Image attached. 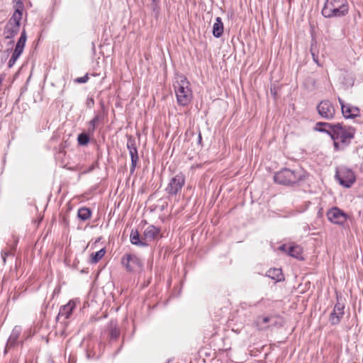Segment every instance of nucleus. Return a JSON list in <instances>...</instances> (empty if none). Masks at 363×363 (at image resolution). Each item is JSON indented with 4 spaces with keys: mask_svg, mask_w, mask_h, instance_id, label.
Masks as SVG:
<instances>
[{
    "mask_svg": "<svg viewBox=\"0 0 363 363\" xmlns=\"http://www.w3.org/2000/svg\"><path fill=\"white\" fill-rule=\"evenodd\" d=\"M26 40H27V34H26V30H23L21 32V36H20L19 39L18 40L16 45L25 47Z\"/></svg>",
    "mask_w": 363,
    "mask_h": 363,
    "instance_id": "c85d7f7f",
    "label": "nucleus"
},
{
    "mask_svg": "<svg viewBox=\"0 0 363 363\" xmlns=\"http://www.w3.org/2000/svg\"><path fill=\"white\" fill-rule=\"evenodd\" d=\"M104 118V116L102 113L99 112L97 113L95 116L93 118L92 120H91L89 122V128H88V132L89 133L94 134L96 126L99 123L103 121Z\"/></svg>",
    "mask_w": 363,
    "mask_h": 363,
    "instance_id": "f3484780",
    "label": "nucleus"
},
{
    "mask_svg": "<svg viewBox=\"0 0 363 363\" xmlns=\"http://www.w3.org/2000/svg\"><path fill=\"white\" fill-rule=\"evenodd\" d=\"M188 84L189 82L186 79L182 80L180 82H177L174 84L177 102L183 106L187 105L191 98V91L189 89Z\"/></svg>",
    "mask_w": 363,
    "mask_h": 363,
    "instance_id": "20e7f679",
    "label": "nucleus"
},
{
    "mask_svg": "<svg viewBox=\"0 0 363 363\" xmlns=\"http://www.w3.org/2000/svg\"><path fill=\"white\" fill-rule=\"evenodd\" d=\"M86 105L87 108H91L94 105V100L93 98H88L86 100Z\"/></svg>",
    "mask_w": 363,
    "mask_h": 363,
    "instance_id": "f704fd0d",
    "label": "nucleus"
},
{
    "mask_svg": "<svg viewBox=\"0 0 363 363\" xmlns=\"http://www.w3.org/2000/svg\"><path fill=\"white\" fill-rule=\"evenodd\" d=\"M312 55H313V60L318 65H320L319 62H318V57L315 56V54L314 53H312Z\"/></svg>",
    "mask_w": 363,
    "mask_h": 363,
    "instance_id": "37998d69",
    "label": "nucleus"
},
{
    "mask_svg": "<svg viewBox=\"0 0 363 363\" xmlns=\"http://www.w3.org/2000/svg\"><path fill=\"white\" fill-rule=\"evenodd\" d=\"M318 128H320L321 129H329L327 126H318Z\"/></svg>",
    "mask_w": 363,
    "mask_h": 363,
    "instance_id": "49530a36",
    "label": "nucleus"
},
{
    "mask_svg": "<svg viewBox=\"0 0 363 363\" xmlns=\"http://www.w3.org/2000/svg\"><path fill=\"white\" fill-rule=\"evenodd\" d=\"M302 249L298 245L291 246L288 248V255L298 259H303Z\"/></svg>",
    "mask_w": 363,
    "mask_h": 363,
    "instance_id": "5701e85b",
    "label": "nucleus"
},
{
    "mask_svg": "<svg viewBox=\"0 0 363 363\" xmlns=\"http://www.w3.org/2000/svg\"><path fill=\"white\" fill-rule=\"evenodd\" d=\"M24 47L16 45V48L13 50V52H16L17 54L21 55L23 51Z\"/></svg>",
    "mask_w": 363,
    "mask_h": 363,
    "instance_id": "c9c22d12",
    "label": "nucleus"
},
{
    "mask_svg": "<svg viewBox=\"0 0 363 363\" xmlns=\"http://www.w3.org/2000/svg\"><path fill=\"white\" fill-rule=\"evenodd\" d=\"M223 33V23L220 17L216 18V22L213 26V35L215 38H220Z\"/></svg>",
    "mask_w": 363,
    "mask_h": 363,
    "instance_id": "aec40b11",
    "label": "nucleus"
},
{
    "mask_svg": "<svg viewBox=\"0 0 363 363\" xmlns=\"http://www.w3.org/2000/svg\"><path fill=\"white\" fill-rule=\"evenodd\" d=\"M121 334L120 328L116 321L111 320L109 323L108 335L111 340H116Z\"/></svg>",
    "mask_w": 363,
    "mask_h": 363,
    "instance_id": "a211bd4d",
    "label": "nucleus"
},
{
    "mask_svg": "<svg viewBox=\"0 0 363 363\" xmlns=\"http://www.w3.org/2000/svg\"><path fill=\"white\" fill-rule=\"evenodd\" d=\"M21 55L19 54H17L16 52H13V54L11 57V60L14 61L15 62H16V60L18 59V57H20Z\"/></svg>",
    "mask_w": 363,
    "mask_h": 363,
    "instance_id": "e433bc0d",
    "label": "nucleus"
},
{
    "mask_svg": "<svg viewBox=\"0 0 363 363\" xmlns=\"http://www.w3.org/2000/svg\"><path fill=\"white\" fill-rule=\"evenodd\" d=\"M90 134L91 133H89L88 131H87V133L83 132V133L79 134L78 137H77L78 144L80 145H82V146L86 145L89 143V140H90V138H89Z\"/></svg>",
    "mask_w": 363,
    "mask_h": 363,
    "instance_id": "a878e982",
    "label": "nucleus"
},
{
    "mask_svg": "<svg viewBox=\"0 0 363 363\" xmlns=\"http://www.w3.org/2000/svg\"><path fill=\"white\" fill-rule=\"evenodd\" d=\"M89 77L88 76V74H85L84 77H77L74 79V82L78 84H83L88 82Z\"/></svg>",
    "mask_w": 363,
    "mask_h": 363,
    "instance_id": "7c9ffc66",
    "label": "nucleus"
},
{
    "mask_svg": "<svg viewBox=\"0 0 363 363\" xmlns=\"http://www.w3.org/2000/svg\"><path fill=\"white\" fill-rule=\"evenodd\" d=\"M105 253H106L105 248H102L100 250H99L94 253H92L91 255V262L93 264H96V263L99 262L102 259V257L104 256Z\"/></svg>",
    "mask_w": 363,
    "mask_h": 363,
    "instance_id": "393cba45",
    "label": "nucleus"
},
{
    "mask_svg": "<svg viewBox=\"0 0 363 363\" xmlns=\"http://www.w3.org/2000/svg\"><path fill=\"white\" fill-rule=\"evenodd\" d=\"M20 333H21L20 330L17 329L16 328H15L13 330V331H12V333H11V335H10V337H9L8 341H7L6 347H9L10 348V347H12L15 346V345L16 344L17 340H18V339L19 337Z\"/></svg>",
    "mask_w": 363,
    "mask_h": 363,
    "instance_id": "412c9836",
    "label": "nucleus"
},
{
    "mask_svg": "<svg viewBox=\"0 0 363 363\" xmlns=\"http://www.w3.org/2000/svg\"><path fill=\"white\" fill-rule=\"evenodd\" d=\"M15 63H16V62H15L14 61H13V60H11L10 59V60H9V62H8V67H9V68H11V67H12L14 65V64H15Z\"/></svg>",
    "mask_w": 363,
    "mask_h": 363,
    "instance_id": "79ce46f5",
    "label": "nucleus"
},
{
    "mask_svg": "<svg viewBox=\"0 0 363 363\" xmlns=\"http://www.w3.org/2000/svg\"><path fill=\"white\" fill-rule=\"evenodd\" d=\"M269 320H270L269 317H258L257 319V321H256L257 325L260 326V329H262L261 324L262 323H269Z\"/></svg>",
    "mask_w": 363,
    "mask_h": 363,
    "instance_id": "c756f323",
    "label": "nucleus"
},
{
    "mask_svg": "<svg viewBox=\"0 0 363 363\" xmlns=\"http://www.w3.org/2000/svg\"><path fill=\"white\" fill-rule=\"evenodd\" d=\"M319 115L327 120H331L335 114V109L332 103L328 100H323L317 106Z\"/></svg>",
    "mask_w": 363,
    "mask_h": 363,
    "instance_id": "1a4fd4ad",
    "label": "nucleus"
},
{
    "mask_svg": "<svg viewBox=\"0 0 363 363\" xmlns=\"http://www.w3.org/2000/svg\"><path fill=\"white\" fill-rule=\"evenodd\" d=\"M288 248L289 247H287L285 245H282L281 246L279 247L280 250L285 251L287 252H288Z\"/></svg>",
    "mask_w": 363,
    "mask_h": 363,
    "instance_id": "a19ab883",
    "label": "nucleus"
},
{
    "mask_svg": "<svg viewBox=\"0 0 363 363\" xmlns=\"http://www.w3.org/2000/svg\"><path fill=\"white\" fill-rule=\"evenodd\" d=\"M303 174L301 170H292L289 168H283L275 173L274 180L276 183L284 186H292L302 179Z\"/></svg>",
    "mask_w": 363,
    "mask_h": 363,
    "instance_id": "7ed1b4c3",
    "label": "nucleus"
},
{
    "mask_svg": "<svg viewBox=\"0 0 363 363\" xmlns=\"http://www.w3.org/2000/svg\"><path fill=\"white\" fill-rule=\"evenodd\" d=\"M16 250V247H12L11 250H9V251H6V250H2L1 251V257H8V256H10V255H13V252Z\"/></svg>",
    "mask_w": 363,
    "mask_h": 363,
    "instance_id": "473e14b6",
    "label": "nucleus"
},
{
    "mask_svg": "<svg viewBox=\"0 0 363 363\" xmlns=\"http://www.w3.org/2000/svg\"><path fill=\"white\" fill-rule=\"evenodd\" d=\"M20 27L7 23L4 29V35L6 39H13L19 32Z\"/></svg>",
    "mask_w": 363,
    "mask_h": 363,
    "instance_id": "dca6fc26",
    "label": "nucleus"
},
{
    "mask_svg": "<svg viewBox=\"0 0 363 363\" xmlns=\"http://www.w3.org/2000/svg\"><path fill=\"white\" fill-rule=\"evenodd\" d=\"M315 130L325 133L330 135L333 140H340L345 147L348 146L351 140L354 138L356 129L352 126L343 125L342 123H329L318 122L314 128Z\"/></svg>",
    "mask_w": 363,
    "mask_h": 363,
    "instance_id": "f257e3e1",
    "label": "nucleus"
},
{
    "mask_svg": "<svg viewBox=\"0 0 363 363\" xmlns=\"http://www.w3.org/2000/svg\"><path fill=\"white\" fill-rule=\"evenodd\" d=\"M127 148L128 151L138 150L135 138L133 135H128Z\"/></svg>",
    "mask_w": 363,
    "mask_h": 363,
    "instance_id": "bb28decb",
    "label": "nucleus"
},
{
    "mask_svg": "<svg viewBox=\"0 0 363 363\" xmlns=\"http://www.w3.org/2000/svg\"><path fill=\"white\" fill-rule=\"evenodd\" d=\"M130 242L138 247H147V243L143 240V235H140L138 230L132 229L130 235Z\"/></svg>",
    "mask_w": 363,
    "mask_h": 363,
    "instance_id": "2eb2a0df",
    "label": "nucleus"
},
{
    "mask_svg": "<svg viewBox=\"0 0 363 363\" xmlns=\"http://www.w3.org/2000/svg\"><path fill=\"white\" fill-rule=\"evenodd\" d=\"M270 93L272 95V96L276 99L277 98V89L275 86H271L270 88Z\"/></svg>",
    "mask_w": 363,
    "mask_h": 363,
    "instance_id": "ea45409f",
    "label": "nucleus"
},
{
    "mask_svg": "<svg viewBox=\"0 0 363 363\" xmlns=\"http://www.w3.org/2000/svg\"><path fill=\"white\" fill-rule=\"evenodd\" d=\"M153 13L155 14V16L156 17H157L160 14V1H151V4L150 5Z\"/></svg>",
    "mask_w": 363,
    "mask_h": 363,
    "instance_id": "cd10ccee",
    "label": "nucleus"
},
{
    "mask_svg": "<svg viewBox=\"0 0 363 363\" xmlns=\"http://www.w3.org/2000/svg\"><path fill=\"white\" fill-rule=\"evenodd\" d=\"M21 55L19 54H17L16 52H13V54L11 57V60L14 61L15 62H16V60L18 59V57H20Z\"/></svg>",
    "mask_w": 363,
    "mask_h": 363,
    "instance_id": "58836bf2",
    "label": "nucleus"
},
{
    "mask_svg": "<svg viewBox=\"0 0 363 363\" xmlns=\"http://www.w3.org/2000/svg\"><path fill=\"white\" fill-rule=\"evenodd\" d=\"M23 4L21 2H18L16 6V9L12 16L10 18L7 23L21 26V21L23 16Z\"/></svg>",
    "mask_w": 363,
    "mask_h": 363,
    "instance_id": "ddd939ff",
    "label": "nucleus"
},
{
    "mask_svg": "<svg viewBox=\"0 0 363 363\" xmlns=\"http://www.w3.org/2000/svg\"><path fill=\"white\" fill-rule=\"evenodd\" d=\"M129 154H130V159H131V165L130 167V172L132 174L134 173V172L135 170V167L137 166V163L139 160L138 150H130L129 151Z\"/></svg>",
    "mask_w": 363,
    "mask_h": 363,
    "instance_id": "b1692460",
    "label": "nucleus"
},
{
    "mask_svg": "<svg viewBox=\"0 0 363 363\" xmlns=\"http://www.w3.org/2000/svg\"><path fill=\"white\" fill-rule=\"evenodd\" d=\"M185 176L182 173H179L170 179L165 191L169 196H176L179 193L185 184Z\"/></svg>",
    "mask_w": 363,
    "mask_h": 363,
    "instance_id": "0eeeda50",
    "label": "nucleus"
},
{
    "mask_svg": "<svg viewBox=\"0 0 363 363\" xmlns=\"http://www.w3.org/2000/svg\"><path fill=\"white\" fill-rule=\"evenodd\" d=\"M75 307L76 304L73 301H69L66 305L61 306L57 316V320H59L61 317H65V319H68L72 314V311Z\"/></svg>",
    "mask_w": 363,
    "mask_h": 363,
    "instance_id": "4468645a",
    "label": "nucleus"
},
{
    "mask_svg": "<svg viewBox=\"0 0 363 363\" xmlns=\"http://www.w3.org/2000/svg\"><path fill=\"white\" fill-rule=\"evenodd\" d=\"M328 220L337 225H343L350 217L337 207H333L327 213Z\"/></svg>",
    "mask_w": 363,
    "mask_h": 363,
    "instance_id": "6e6552de",
    "label": "nucleus"
},
{
    "mask_svg": "<svg viewBox=\"0 0 363 363\" xmlns=\"http://www.w3.org/2000/svg\"><path fill=\"white\" fill-rule=\"evenodd\" d=\"M2 257V259H3V262H4V264H5V263H6V257Z\"/></svg>",
    "mask_w": 363,
    "mask_h": 363,
    "instance_id": "a18cd8bd",
    "label": "nucleus"
},
{
    "mask_svg": "<svg viewBox=\"0 0 363 363\" xmlns=\"http://www.w3.org/2000/svg\"><path fill=\"white\" fill-rule=\"evenodd\" d=\"M91 216V211L86 207H82L79 208L77 212V217L82 221L89 220Z\"/></svg>",
    "mask_w": 363,
    "mask_h": 363,
    "instance_id": "4be33fe9",
    "label": "nucleus"
},
{
    "mask_svg": "<svg viewBox=\"0 0 363 363\" xmlns=\"http://www.w3.org/2000/svg\"><path fill=\"white\" fill-rule=\"evenodd\" d=\"M21 55L19 54H17L16 52H13V54L11 57V60L14 61L15 62H16V60L18 59V57H20Z\"/></svg>",
    "mask_w": 363,
    "mask_h": 363,
    "instance_id": "4c0bfd02",
    "label": "nucleus"
},
{
    "mask_svg": "<svg viewBox=\"0 0 363 363\" xmlns=\"http://www.w3.org/2000/svg\"><path fill=\"white\" fill-rule=\"evenodd\" d=\"M266 276L271 278L276 281H281L284 279V274L280 268H271L269 269L267 273Z\"/></svg>",
    "mask_w": 363,
    "mask_h": 363,
    "instance_id": "6ab92c4d",
    "label": "nucleus"
},
{
    "mask_svg": "<svg viewBox=\"0 0 363 363\" xmlns=\"http://www.w3.org/2000/svg\"><path fill=\"white\" fill-rule=\"evenodd\" d=\"M263 300V298H262L260 301H259L258 302L255 303H253V304H251V303H247V302H242L240 303V307L242 308V309H247V308L249 307H252V306H257V304H259Z\"/></svg>",
    "mask_w": 363,
    "mask_h": 363,
    "instance_id": "2f4dec72",
    "label": "nucleus"
},
{
    "mask_svg": "<svg viewBox=\"0 0 363 363\" xmlns=\"http://www.w3.org/2000/svg\"><path fill=\"white\" fill-rule=\"evenodd\" d=\"M121 264L130 273H140L143 269V262L137 255L125 254L121 258Z\"/></svg>",
    "mask_w": 363,
    "mask_h": 363,
    "instance_id": "39448f33",
    "label": "nucleus"
},
{
    "mask_svg": "<svg viewBox=\"0 0 363 363\" xmlns=\"http://www.w3.org/2000/svg\"><path fill=\"white\" fill-rule=\"evenodd\" d=\"M338 101L341 106L342 113L345 118H354L359 116L360 110L358 107L349 104H345L340 97H338Z\"/></svg>",
    "mask_w": 363,
    "mask_h": 363,
    "instance_id": "9d476101",
    "label": "nucleus"
},
{
    "mask_svg": "<svg viewBox=\"0 0 363 363\" xmlns=\"http://www.w3.org/2000/svg\"><path fill=\"white\" fill-rule=\"evenodd\" d=\"M333 146L334 150L335 151H339L340 150H344L345 147L344 145H342V146L340 145V143L337 142V140H333Z\"/></svg>",
    "mask_w": 363,
    "mask_h": 363,
    "instance_id": "72a5a7b5",
    "label": "nucleus"
},
{
    "mask_svg": "<svg viewBox=\"0 0 363 363\" xmlns=\"http://www.w3.org/2000/svg\"><path fill=\"white\" fill-rule=\"evenodd\" d=\"M337 301L335 305L332 313L330 315V322L331 325H335L340 323L343 315L345 313V305L339 301L338 297H337Z\"/></svg>",
    "mask_w": 363,
    "mask_h": 363,
    "instance_id": "9b49d317",
    "label": "nucleus"
},
{
    "mask_svg": "<svg viewBox=\"0 0 363 363\" xmlns=\"http://www.w3.org/2000/svg\"><path fill=\"white\" fill-rule=\"evenodd\" d=\"M348 11L347 0H326L321 13L326 18H341L345 16Z\"/></svg>",
    "mask_w": 363,
    "mask_h": 363,
    "instance_id": "f03ea898",
    "label": "nucleus"
},
{
    "mask_svg": "<svg viewBox=\"0 0 363 363\" xmlns=\"http://www.w3.org/2000/svg\"><path fill=\"white\" fill-rule=\"evenodd\" d=\"M152 1L155 2V1H160V0H152Z\"/></svg>",
    "mask_w": 363,
    "mask_h": 363,
    "instance_id": "de8ad7c7",
    "label": "nucleus"
},
{
    "mask_svg": "<svg viewBox=\"0 0 363 363\" xmlns=\"http://www.w3.org/2000/svg\"><path fill=\"white\" fill-rule=\"evenodd\" d=\"M335 178L340 185L346 188L351 187L356 181L354 172L345 167L336 170Z\"/></svg>",
    "mask_w": 363,
    "mask_h": 363,
    "instance_id": "423d86ee",
    "label": "nucleus"
},
{
    "mask_svg": "<svg viewBox=\"0 0 363 363\" xmlns=\"http://www.w3.org/2000/svg\"><path fill=\"white\" fill-rule=\"evenodd\" d=\"M201 142H202V137H201V133H199V138H198V143H199V144H201Z\"/></svg>",
    "mask_w": 363,
    "mask_h": 363,
    "instance_id": "c03bdc74",
    "label": "nucleus"
},
{
    "mask_svg": "<svg viewBox=\"0 0 363 363\" xmlns=\"http://www.w3.org/2000/svg\"><path fill=\"white\" fill-rule=\"evenodd\" d=\"M13 40H11L10 44H13Z\"/></svg>",
    "mask_w": 363,
    "mask_h": 363,
    "instance_id": "09e8293b",
    "label": "nucleus"
},
{
    "mask_svg": "<svg viewBox=\"0 0 363 363\" xmlns=\"http://www.w3.org/2000/svg\"><path fill=\"white\" fill-rule=\"evenodd\" d=\"M160 229L154 225H149L143 232V240L147 243V247L157 238Z\"/></svg>",
    "mask_w": 363,
    "mask_h": 363,
    "instance_id": "f8f14e48",
    "label": "nucleus"
}]
</instances>
